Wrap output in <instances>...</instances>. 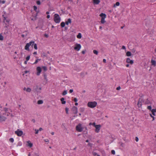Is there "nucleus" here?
<instances>
[{
	"instance_id": "obj_1",
	"label": "nucleus",
	"mask_w": 156,
	"mask_h": 156,
	"mask_svg": "<svg viewBox=\"0 0 156 156\" xmlns=\"http://www.w3.org/2000/svg\"><path fill=\"white\" fill-rule=\"evenodd\" d=\"M34 45V48L35 50H37V44H34V41H31L29 42V43H27L26 45L25 46L24 49L25 50L27 51H29V47L30 46L33 47Z\"/></svg>"
},
{
	"instance_id": "obj_2",
	"label": "nucleus",
	"mask_w": 156,
	"mask_h": 156,
	"mask_svg": "<svg viewBox=\"0 0 156 156\" xmlns=\"http://www.w3.org/2000/svg\"><path fill=\"white\" fill-rule=\"evenodd\" d=\"M4 110L5 113H3L4 115L7 116H10L12 117L13 115L12 114V111L9 109L5 108Z\"/></svg>"
},
{
	"instance_id": "obj_3",
	"label": "nucleus",
	"mask_w": 156,
	"mask_h": 156,
	"mask_svg": "<svg viewBox=\"0 0 156 156\" xmlns=\"http://www.w3.org/2000/svg\"><path fill=\"white\" fill-rule=\"evenodd\" d=\"M54 20L57 23H59L61 21V18L58 14H55L54 16Z\"/></svg>"
},
{
	"instance_id": "obj_4",
	"label": "nucleus",
	"mask_w": 156,
	"mask_h": 156,
	"mask_svg": "<svg viewBox=\"0 0 156 156\" xmlns=\"http://www.w3.org/2000/svg\"><path fill=\"white\" fill-rule=\"evenodd\" d=\"M92 125L95 128V132H96V133H98L101 129V125L100 124L96 125L95 122H93V123Z\"/></svg>"
},
{
	"instance_id": "obj_5",
	"label": "nucleus",
	"mask_w": 156,
	"mask_h": 156,
	"mask_svg": "<svg viewBox=\"0 0 156 156\" xmlns=\"http://www.w3.org/2000/svg\"><path fill=\"white\" fill-rule=\"evenodd\" d=\"M97 104V102L95 101L88 102V107L93 108L96 106Z\"/></svg>"
},
{
	"instance_id": "obj_6",
	"label": "nucleus",
	"mask_w": 156,
	"mask_h": 156,
	"mask_svg": "<svg viewBox=\"0 0 156 156\" xmlns=\"http://www.w3.org/2000/svg\"><path fill=\"white\" fill-rule=\"evenodd\" d=\"M100 16L101 17V23L103 24L105 23L106 22L105 19L106 18V15L105 13H102L100 15Z\"/></svg>"
},
{
	"instance_id": "obj_7",
	"label": "nucleus",
	"mask_w": 156,
	"mask_h": 156,
	"mask_svg": "<svg viewBox=\"0 0 156 156\" xmlns=\"http://www.w3.org/2000/svg\"><path fill=\"white\" fill-rule=\"evenodd\" d=\"M83 127L82 125L80 124H79L76 127V129L78 132H81L83 131Z\"/></svg>"
},
{
	"instance_id": "obj_8",
	"label": "nucleus",
	"mask_w": 156,
	"mask_h": 156,
	"mask_svg": "<svg viewBox=\"0 0 156 156\" xmlns=\"http://www.w3.org/2000/svg\"><path fill=\"white\" fill-rule=\"evenodd\" d=\"M81 48V45L80 44H76L75 45L74 49L77 51H79Z\"/></svg>"
},
{
	"instance_id": "obj_9",
	"label": "nucleus",
	"mask_w": 156,
	"mask_h": 156,
	"mask_svg": "<svg viewBox=\"0 0 156 156\" xmlns=\"http://www.w3.org/2000/svg\"><path fill=\"white\" fill-rule=\"evenodd\" d=\"M36 75L38 76H39L41 72V68L40 67L38 66L36 68Z\"/></svg>"
},
{
	"instance_id": "obj_10",
	"label": "nucleus",
	"mask_w": 156,
	"mask_h": 156,
	"mask_svg": "<svg viewBox=\"0 0 156 156\" xmlns=\"http://www.w3.org/2000/svg\"><path fill=\"white\" fill-rule=\"evenodd\" d=\"M16 134L18 136H21L23 134V132L22 131L20 130L19 129H17L15 132Z\"/></svg>"
},
{
	"instance_id": "obj_11",
	"label": "nucleus",
	"mask_w": 156,
	"mask_h": 156,
	"mask_svg": "<svg viewBox=\"0 0 156 156\" xmlns=\"http://www.w3.org/2000/svg\"><path fill=\"white\" fill-rule=\"evenodd\" d=\"M5 115H0V122H2L5 121L6 118L5 117Z\"/></svg>"
},
{
	"instance_id": "obj_12",
	"label": "nucleus",
	"mask_w": 156,
	"mask_h": 156,
	"mask_svg": "<svg viewBox=\"0 0 156 156\" xmlns=\"http://www.w3.org/2000/svg\"><path fill=\"white\" fill-rule=\"evenodd\" d=\"M126 62L127 63H130L131 65H132L133 63V60H130V58H127Z\"/></svg>"
},
{
	"instance_id": "obj_13",
	"label": "nucleus",
	"mask_w": 156,
	"mask_h": 156,
	"mask_svg": "<svg viewBox=\"0 0 156 156\" xmlns=\"http://www.w3.org/2000/svg\"><path fill=\"white\" fill-rule=\"evenodd\" d=\"M72 110L74 113L75 114H76L77 113V108L75 106H74L73 107Z\"/></svg>"
},
{
	"instance_id": "obj_14",
	"label": "nucleus",
	"mask_w": 156,
	"mask_h": 156,
	"mask_svg": "<svg viewBox=\"0 0 156 156\" xmlns=\"http://www.w3.org/2000/svg\"><path fill=\"white\" fill-rule=\"evenodd\" d=\"M142 99L140 98L139 99L137 103V105L139 107H141L142 105Z\"/></svg>"
},
{
	"instance_id": "obj_15",
	"label": "nucleus",
	"mask_w": 156,
	"mask_h": 156,
	"mask_svg": "<svg viewBox=\"0 0 156 156\" xmlns=\"http://www.w3.org/2000/svg\"><path fill=\"white\" fill-rule=\"evenodd\" d=\"M27 145L30 147H31L33 146V144L30 141L27 142Z\"/></svg>"
},
{
	"instance_id": "obj_16",
	"label": "nucleus",
	"mask_w": 156,
	"mask_h": 156,
	"mask_svg": "<svg viewBox=\"0 0 156 156\" xmlns=\"http://www.w3.org/2000/svg\"><path fill=\"white\" fill-rule=\"evenodd\" d=\"M23 90H26L27 92H30L31 91V89L29 87H28L27 88L26 87H24L23 88Z\"/></svg>"
},
{
	"instance_id": "obj_17",
	"label": "nucleus",
	"mask_w": 156,
	"mask_h": 156,
	"mask_svg": "<svg viewBox=\"0 0 156 156\" xmlns=\"http://www.w3.org/2000/svg\"><path fill=\"white\" fill-rule=\"evenodd\" d=\"M71 23V20L70 19H69L66 22V24L67 25H68L69 23Z\"/></svg>"
},
{
	"instance_id": "obj_18",
	"label": "nucleus",
	"mask_w": 156,
	"mask_h": 156,
	"mask_svg": "<svg viewBox=\"0 0 156 156\" xmlns=\"http://www.w3.org/2000/svg\"><path fill=\"white\" fill-rule=\"evenodd\" d=\"M60 100L62 104H66V101H65V99L63 98H62Z\"/></svg>"
},
{
	"instance_id": "obj_19",
	"label": "nucleus",
	"mask_w": 156,
	"mask_h": 156,
	"mask_svg": "<svg viewBox=\"0 0 156 156\" xmlns=\"http://www.w3.org/2000/svg\"><path fill=\"white\" fill-rule=\"evenodd\" d=\"M151 63L152 65H153L154 66H156V62L155 60L152 59L151 61Z\"/></svg>"
},
{
	"instance_id": "obj_20",
	"label": "nucleus",
	"mask_w": 156,
	"mask_h": 156,
	"mask_svg": "<svg viewBox=\"0 0 156 156\" xmlns=\"http://www.w3.org/2000/svg\"><path fill=\"white\" fill-rule=\"evenodd\" d=\"M94 3L96 4H98L100 2V0H93Z\"/></svg>"
},
{
	"instance_id": "obj_21",
	"label": "nucleus",
	"mask_w": 156,
	"mask_h": 156,
	"mask_svg": "<svg viewBox=\"0 0 156 156\" xmlns=\"http://www.w3.org/2000/svg\"><path fill=\"white\" fill-rule=\"evenodd\" d=\"M77 37L78 39H80L82 37L81 34L80 33H79L77 36Z\"/></svg>"
},
{
	"instance_id": "obj_22",
	"label": "nucleus",
	"mask_w": 156,
	"mask_h": 156,
	"mask_svg": "<svg viewBox=\"0 0 156 156\" xmlns=\"http://www.w3.org/2000/svg\"><path fill=\"white\" fill-rule=\"evenodd\" d=\"M126 55L127 56H130L131 55V52L130 51H128L126 53Z\"/></svg>"
},
{
	"instance_id": "obj_23",
	"label": "nucleus",
	"mask_w": 156,
	"mask_h": 156,
	"mask_svg": "<svg viewBox=\"0 0 156 156\" xmlns=\"http://www.w3.org/2000/svg\"><path fill=\"white\" fill-rule=\"evenodd\" d=\"M43 101L42 100H38L37 102V103L39 105L41 104H43Z\"/></svg>"
},
{
	"instance_id": "obj_24",
	"label": "nucleus",
	"mask_w": 156,
	"mask_h": 156,
	"mask_svg": "<svg viewBox=\"0 0 156 156\" xmlns=\"http://www.w3.org/2000/svg\"><path fill=\"white\" fill-rule=\"evenodd\" d=\"M66 23H65L64 22H62L61 23V26L62 27H64Z\"/></svg>"
},
{
	"instance_id": "obj_25",
	"label": "nucleus",
	"mask_w": 156,
	"mask_h": 156,
	"mask_svg": "<svg viewBox=\"0 0 156 156\" xmlns=\"http://www.w3.org/2000/svg\"><path fill=\"white\" fill-rule=\"evenodd\" d=\"M120 5V3L119 2H116V3H115V4H114V7H115V5H116V6H119Z\"/></svg>"
},
{
	"instance_id": "obj_26",
	"label": "nucleus",
	"mask_w": 156,
	"mask_h": 156,
	"mask_svg": "<svg viewBox=\"0 0 156 156\" xmlns=\"http://www.w3.org/2000/svg\"><path fill=\"white\" fill-rule=\"evenodd\" d=\"M4 39L3 37L1 35V34H0V41H3Z\"/></svg>"
},
{
	"instance_id": "obj_27",
	"label": "nucleus",
	"mask_w": 156,
	"mask_h": 156,
	"mask_svg": "<svg viewBox=\"0 0 156 156\" xmlns=\"http://www.w3.org/2000/svg\"><path fill=\"white\" fill-rule=\"evenodd\" d=\"M67 94V91L66 90H64L62 93V94L63 95H65Z\"/></svg>"
},
{
	"instance_id": "obj_28",
	"label": "nucleus",
	"mask_w": 156,
	"mask_h": 156,
	"mask_svg": "<svg viewBox=\"0 0 156 156\" xmlns=\"http://www.w3.org/2000/svg\"><path fill=\"white\" fill-rule=\"evenodd\" d=\"M42 68L45 71H46L47 70V68L46 66H42Z\"/></svg>"
},
{
	"instance_id": "obj_29",
	"label": "nucleus",
	"mask_w": 156,
	"mask_h": 156,
	"mask_svg": "<svg viewBox=\"0 0 156 156\" xmlns=\"http://www.w3.org/2000/svg\"><path fill=\"white\" fill-rule=\"evenodd\" d=\"M93 53L95 55H97L98 54V51L96 50H94L93 51Z\"/></svg>"
},
{
	"instance_id": "obj_30",
	"label": "nucleus",
	"mask_w": 156,
	"mask_h": 156,
	"mask_svg": "<svg viewBox=\"0 0 156 156\" xmlns=\"http://www.w3.org/2000/svg\"><path fill=\"white\" fill-rule=\"evenodd\" d=\"M65 111L66 112V113L67 114H68V111H69V108H65Z\"/></svg>"
},
{
	"instance_id": "obj_31",
	"label": "nucleus",
	"mask_w": 156,
	"mask_h": 156,
	"mask_svg": "<svg viewBox=\"0 0 156 156\" xmlns=\"http://www.w3.org/2000/svg\"><path fill=\"white\" fill-rule=\"evenodd\" d=\"M39 60H40V59H37L36 60L35 62L33 63V64H36L38 62V61Z\"/></svg>"
},
{
	"instance_id": "obj_32",
	"label": "nucleus",
	"mask_w": 156,
	"mask_h": 156,
	"mask_svg": "<svg viewBox=\"0 0 156 156\" xmlns=\"http://www.w3.org/2000/svg\"><path fill=\"white\" fill-rule=\"evenodd\" d=\"M30 56L28 55L26 57V60L27 61H28L30 59Z\"/></svg>"
},
{
	"instance_id": "obj_33",
	"label": "nucleus",
	"mask_w": 156,
	"mask_h": 156,
	"mask_svg": "<svg viewBox=\"0 0 156 156\" xmlns=\"http://www.w3.org/2000/svg\"><path fill=\"white\" fill-rule=\"evenodd\" d=\"M9 141L11 142L12 143L14 141V139L13 138H10L9 140Z\"/></svg>"
},
{
	"instance_id": "obj_34",
	"label": "nucleus",
	"mask_w": 156,
	"mask_h": 156,
	"mask_svg": "<svg viewBox=\"0 0 156 156\" xmlns=\"http://www.w3.org/2000/svg\"><path fill=\"white\" fill-rule=\"evenodd\" d=\"M147 108L150 111L151 110H151H151V105L148 106L147 107Z\"/></svg>"
},
{
	"instance_id": "obj_35",
	"label": "nucleus",
	"mask_w": 156,
	"mask_h": 156,
	"mask_svg": "<svg viewBox=\"0 0 156 156\" xmlns=\"http://www.w3.org/2000/svg\"><path fill=\"white\" fill-rule=\"evenodd\" d=\"M131 51L133 53H134L135 52L136 50L135 48H133V49H132Z\"/></svg>"
},
{
	"instance_id": "obj_36",
	"label": "nucleus",
	"mask_w": 156,
	"mask_h": 156,
	"mask_svg": "<svg viewBox=\"0 0 156 156\" xmlns=\"http://www.w3.org/2000/svg\"><path fill=\"white\" fill-rule=\"evenodd\" d=\"M35 134H37L38 133L39 130L38 129H35Z\"/></svg>"
},
{
	"instance_id": "obj_37",
	"label": "nucleus",
	"mask_w": 156,
	"mask_h": 156,
	"mask_svg": "<svg viewBox=\"0 0 156 156\" xmlns=\"http://www.w3.org/2000/svg\"><path fill=\"white\" fill-rule=\"evenodd\" d=\"M44 76L45 80L46 81H47L48 80L47 79V76L46 75H44Z\"/></svg>"
},
{
	"instance_id": "obj_38",
	"label": "nucleus",
	"mask_w": 156,
	"mask_h": 156,
	"mask_svg": "<svg viewBox=\"0 0 156 156\" xmlns=\"http://www.w3.org/2000/svg\"><path fill=\"white\" fill-rule=\"evenodd\" d=\"M36 3L37 5H40L41 4V2L39 1H37L36 2Z\"/></svg>"
},
{
	"instance_id": "obj_39",
	"label": "nucleus",
	"mask_w": 156,
	"mask_h": 156,
	"mask_svg": "<svg viewBox=\"0 0 156 156\" xmlns=\"http://www.w3.org/2000/svg\"><path fill=\"white\" fill-rule=\"evenodd\" d=\"M33 8L34 10L35 11H36L37 8V6H34L33 7Z\"/></svg>"
},
{
	"instance_id": "obj_40",
	"label": "nucleus",
	"mask_w": 156,
	"mask_h": 156,
	"mask_svg": "<svg viewBox=\"0 0 156 156\" xmlns=\"http://www.w3.org/2000/svg\"><path fill=\"white\" fill-rule=\"evenodd\" d=\"M5 1L3 0L1 1L0 0V4L2 3V4H4L5 3Z\"/></svg>"
},
{
	"instance_id": "obj_41",
	"label": "nucleus",
	"mask_w": 156,
	"mask_h": 156,
	"mask_svg": "<svg viewBox=\"0 0 156 156\" xmlns=\"http://www.w3.org/2000/svg\"><path fill=\"white\" fill-rule=\"evenodd\" d=\"M150 116L153 118L152 121H153L154 120V116H152V114H150Z\"/></svg>"
},
{
	"instance_id": "obj_42",
	"label": "nucleus",
	"mask_w": 156,
	"mask_h": 156,
	"mask_svg": "<svg viewBox=\"0 0 156 156\" xmlns=\"http://www.w3.org/2000/svg\"><path fill=\"white\" fill-rule=\"evenodd\" d=\"M111 152H112V154H115V151L113 150H112V151Z\"/></svg>"
},
{
	"instance_id": "obj_43",
	"label": "nucleus",
	"mask_w": 156,
	"mask_h": 156,
	"mask_svg": "<svg viewBox=\"0 0 156 156\" xmlns=\"http://www.w3.org/2000/svg\"><path fill=\"white\" fill-rule=\"evenodd\" d=\"M151 112H156V109H153L151 111Z\"/></svg>"
},
{
	"instance_id": "obj_44",
	"label": "nucleus",
	"mask_w": 156,
	"mask_h": 156,
	"mask_svg": "<svg viewBox=\"0 0 156 156\" xmlns=\"http://www.w3.org/2000/svg\"><path fill=\"white\" fill-rule=\"evenodd\" d=\"M6 20V18L5 17H4V20L3 21V22L5 23V20Z\"/></svg>"
},
{
	"instance_id": "obj_45",
	"label": "nucleus",
	"mask_w": 156,
	"mask_h": 156,
	"mask_svg": "<svg viewBox=\"0 0 156 156\" xmlns=\"http://www.w3.org/2000/svg\"><path fill=\"white\" fill-rule=\"evenodd\" d=\"M74 101L75 102H76L77 101V99L76 98H75L74 99Z\"/></svg>"
},
{
	"instance_id": "obj_46",
	"label": "nucleus",
	"mask_w": 156,
	"mask_h": 156,
	"mask_svg": "<svg viewBox=\"0 0 156 156\" xmlns=\"http://www.w3.org/2000/svg\"><path fill=\"white\" fill-rule=\"evenodd\" d=\"M121 89V87L120 86H119L118 87H117L116 88V90H119Z\"/></svg>"
},
{
	"instance_id": "obj_47",
	"label": "nucleus",
	"mask_w": 156,
	"mask_h": 156,
	"mask_svg": "<svg viewBox=\"0 0 156 156\" xmlns=\"http://www.w3.org/2000/svg\"><path fill=\"white\" fill-rule=\"evenodd\" d=\"M73 92V90L72 89H70L69 91L70 93H71Z\"/></svg>"
},
{
	"instance_id": "obj_48",
	"label": "nucleus",
	"mask_w": 156,
	"mask_h": 156,
	"mask_svg": "<svg viewBox=\"0 0 156 156\" xmlns=\"http://www.w3.org/2000/svg\"><path fill=\"white\" fill-rule=\"evenodd\" d=\"M135 140L136 142L138 141V137H136Z\"/></svg>"
},
{
	"instance_id": "obj_49",
	"label": "nucleus",
	"mask_w": 156,
	"mask_h": 156,
	"mask_svg": "<svg viewBox=\"0 0 156 156\" xmlns=\"http://www.w3.org/2000/svg\"><path fill=\"white\" fill-rule=\"evenodd\" d=\"M122 48L123 49H126V47L124 46H122Z\"/></svg>"
},
{
	"instance_id": "obj_50",
	"label": "nucleus",
	"mask_w": 156,
	"mask_h": 156,
	"mask_svg": "<svg viewBox=\"0 0 156 156\" xmlns=\"http://www.w3.org/2000/svg\"><path fill=\"white\" fill-rule=\"evenodd\" d=\"M103 62L105 63H106V60L105 59H103Z\"/></svg>"
},
{
	"instance_id": "obj_51",
	"label": "nucleus",
	"mask_w": 156,
	"mask_h": 156,
	"mask_svg": "<svg viewBox=\"0 0 156 156\" xmlns=\"http://www.w3.org/2000/svg\"><path fill=\"white\" fill-rule=\"evenodd\" d=\"M9 20H5V22H6L7 23H9Z\"/></svg>"
},
{
	"instance_id": "obj_52",
	"label": "nucleus",
	"mask_w": 156,
	"mask_h": 156,
	"mask_svg": "<svg viewBox=\"0 0 156 156\" xmlns=\"http://www.w3.org/2000/svg\"><path fill=\"white\" fill-rule=\"evenodd\" d=\"M43 130V129L42 128H40L39 129V131H41Z\"/></svg>"
},
{
	"instance_id": "obj_53",
	"label": "nucleus",
	"mask_w": 156,
	"mask_h": 156,
	"mask_svg": "<svg viewBox=\"0 0 156 156\" xmlns=\"http://www.w3.org/2000/svg\"><path fill=\"white\" fill-rule=\"evenodd\" d=\"M32 121L34 123L35 122V119H32Z\"/></svg>"
},
{
	"instance_id": "obj_54",
	"label": "nucleus",
	"mask_w": 156,
	"mask_h": 156,
	"mask_svg": "<svg viewBox=\"0 0 156 156\" xmlns=\"http://www.w3.org/2000/svg\"><path fill=\"white\" fill-rule=\"evenodd\" d=\"M44 36L46 37H48V35L47 34H45L44 35Z\"/></svg>"
},
{
	"instance_id": "obj_55",
	"label": "nucleus",
	"mask_w": 156,
	"mask_h": 156,
	"mask_svg": "<svg viewBox=\"0 0 156 156\" xmlns=\"http://www.w3.org/2000/svg\"><path fill=\"white\" fill-rule=\"evenodd\" d=\"M44 141L45 142H48V139H45L44 140Z\"/></svg>"
},
{
	"instance_id": "obj_56",
	"label": "nucleus",
	"mask_w": 156,
	"mask_h": 156,
	"mask_svg": "<svg viewBox=\"0 0 156 156\" xmlns=\"http://www.w3.org/2000/svg\"><path fill=\"white\" fill-rule=\"evenodd\" d=\"M51 133L52 135H53L54 134V133L53 132H52Z\"/></svg>"
},
{
	"instance_id": "obj_57",
	"label": "nucleus",
	"mask_w": 156,
	"mask_h": 156,
	"mask_svg": "<svg viewBox=\"0 0 156 156\" xmlns=\"http://www.w3.org/2000/svg\"><path fill=\"white\" fill-rule=\"evenodd\" d=\"M50 17V16L49 15H48L47 16V18L48 19Z\"/></svg>"
},
{
	"instance_id": "obj_58",
	"label": "nucleus",
	"mask_w": 156,
	"mask_h": 156,
	"mask_svg": "<svg viewBox=\"0 0 156 156\" xmlns=\"http://www.w3.org/2000/svg\"><path fill=\"white\" fill-rule=\"evenodd\" d=\"M93 155L95 156L97 155V153L95 152H94L93 153Z\"/></svg>"
},
{
	"instance_id": "obj_59",
	"label": "nucleus",
	"mask_w": 156,
	"mask_h": 156,
	"mask_svg": "<svg viewBox=\"0 0 156 156\" xmlns=\"http://www.w3.org/2000/svg\"><path fill=\"white\" fill-rule=\"evenodd\" d=\"M33 54L34 55H36L37 54V52L36 51H34V52Z\"/></svg>"
},
{
	"instance_id": "obj_60",
	"label": "nucleus",
	"mask_w": 156,
	"mask_h": 156,
	"mask_svg": "<svg viewBox=\"0 0 156 156\" xmlns=\"http://www.w3.org/2000/svg\"><path fill=\"white\" fill-rule=\"evenodd\" d=\"M152 112V114L154 115H155V112Z\"/></svg>"
},
{
	"instance_id": "obj_61",
	"label": "nucleus",
	"mask_w": 156,
	"mask_h": 156,
	"mask_svg": "<svg viewBox=\"0 0 156 156\" xmlns=\"http://www.w3.org/2000/svg\"><path fill=\"white\" fill-rule=\"evenodd\" d=\"M82 53L83 54H84L85 53V51H83L82 52Z\"/></svg>"
},
{
	"instance_id": "obj_62",
	"label": "nucleus",
	"mask_w": 156,
	"mask_h": 156,
	"mask_svg": "<svg viewBox=\"0 0 156 156\" xmlns=\"http://www.w3.org/2000/svg\"><path fill=\"white\" fill-rule=\"evenodd\" d=\"M27 61L26 60V61H25L24 62V63L25 64H27Z\"/></svg>"
},
{
	"instance_id": "obj_63",
	"label": "nucleus",
	"mask_w": 156,
	"mask_h": 156,
	"mask_svg": "<svg viewBox=\"0 0 156 156\" xmlns=\"http://www.w3.org/2000/svg\"><path fill=\"white\" fill-rule=\"evenodd\" d=\"M34 156H39V155L38 154H34Z\"/></svg>"
},
{
	"instance_id": "obj_64",
	"label": "nucleus",
	"mask_w": 156,
	"mask_h": 156,
	"mask_svg": "<svg viewBox=\"0 0 156 156\" xmlns=\"http://www.w3.org/2000/svg\"><path fill=\"white\" fill-rule=\"evenodd\" d=\"M49 13V12L48 11H47L46 12V14H48Z\"/></svg>"
}]
</instances>
